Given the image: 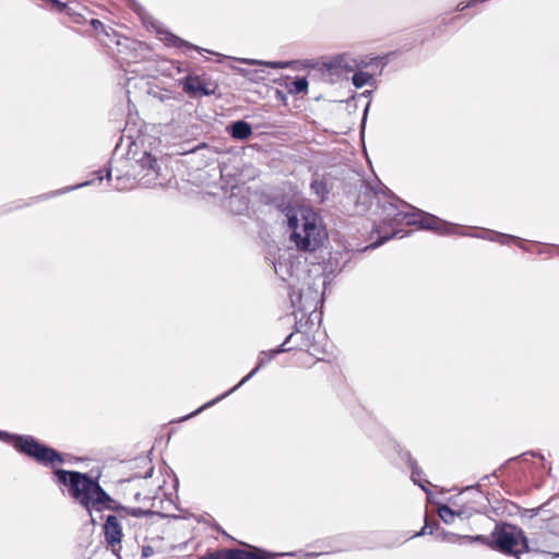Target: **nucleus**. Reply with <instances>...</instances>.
Segmentation results:
<instances>
[{"label": "nucleus", "mask_w": 559, "mask_h": 559, "mask_svg": "<svg viewBox=\"0 0 559 559\" xmlns=\"http://www.w3.org/2000/svg\"><path fill=\"white\" fill-rule=\"evenodd\" d=\"M390 198L394 199L396 202L401 203L403 207L411 209L413 212H405L399 207L396 211V217L392 221L390 231H382L380 227H377L372 230L371 239L372 241L366 247V249H376L384 245L386 241L400 237V234L403 231L397 227L402 224H406L408 226H417L419 229L433 231L441 236L447 235H461V236H469L475 238H483L493 242H499L501 245H507L511 241L520 242V248L524 251H530L528 247L522 243V239L518 236L504 234L500 231H495L490 229L484 230L483 234H468L462 231V226L459 224H454L448 221H444L438 217L435 214L425 212L423 210L416 209L405 201H402L400 198L394 195L386 187ZM408 233L401 235V238L407 236Z\"/></svg>", "instance_id": "obj_1"}, {"label": "nucleus", "mask_w": 559, "mask_h": 559, "mask_svg": "<svg viewBox=\"0 0 559 559\" xmlns=\"http://www.w3.org/2000/svg\"><path fill=\"white\" fill-rule=\"evenodd\" d=\"M52 474L55 483L64 488L88 515L94 511L127 512V506L112 498L100 485L99 475L64 468H53Z\"/></svg>", "instance_id": "obj_2"}, {"label": "nucleus", "mask_w": 559, "mask_h": 559, "mask_svg": "<svg viewBox=\"0 0 559 559\" xmlns=\"http://www.w3.org/2000/svg\"><path fill=\"white\" fill-rule=\"evenodd\" d=\"M280 210L286 217L289 239L298 251L314 252L324 245L328 231L321 215L313 209L294 205L288 201Z\"/></svg>", "instance_id": "obj_3"}, {"label": "nucleus", "mask_w": 559, "mask_h": 559, "mask_svg": "<svg viewBox=\"0 0 559 559\" xmlns=\"http://www.w3.org/2000/svg\"><path fill=\"white\" fill-rule=\"evenodd\" d=\"M539 544V538L530 539L520 526L509 522L497 523L491 532L490 549L508 556L519 557L524 552L552 554L540 549Z\"/></svg>", "instance_id": "obj_4"}, {"label": "nucleus", "mask_w": 559, "mask_h": 559, "mask_svg": "<svg viewBox=\"0 0 559 559\" xmlns=\"http://www.w3.org/2000/svg\"><path fill=\"white\" fill-rule=\"evenodd\" d=\"M0 441L12 445L16 452L28 456L43 466L53 467L64 463L62 453L40 442L34 436L0 430Z\"/></svg>", "instance_id": "obj_5"}, {"label": "nucleus", "mask_w": 559, "mask_h": 559, "mask_svg": "<svg viewBox=\"0 0 559 559\" xmlns=\"http://www.w3.org/2000/svg\"><path fill=\"white\" fill-rule=\"evenodd\" d=\"M289 284V299L294 313L300 312L302 317L311 314L323 301V293L319 290V284L309 274H306L302 283Z\"/></svg>", "instance_id": "obj_6"}, {"label": "nucleus", "mask_w": 559, "mask_h": 559, "mask_svg": "<svg viewBox=\"0 0 559 559\" xmlns=\"http://www.w3.org/2000/svg\"><path fill=\"white\" fill-rule=\"evenodd\" d=\"M388 62L386 56H365L360 59H349L347 53H338L324 61L323 67L331 75L341 76L343 73L347 74L355 69L362 70L369 67L380 68V72H382Z\"/></svg>", "instance_id": "obj_7"}, {"label": "nucleus", "mask_w": 559, "mask_h": 559, "mask_svg": "<svg viewBox=\"0 0 559 559\" xmlns=\"http://www.w3.org/2000/svg\"><path fill=\"white\" fill-rule=\"evenodd\" d=\"M103 535L106 545V549L111 551L117 559L121 558V543L123 539L122 525L115 514H108L103 523Z\"/></svg>", "instance_id": "obj_8"}, {"label": "nucleus", "mask_w": 559, "mask_h": 559, "mask_svg": "<svg viewBox=\"0 0 559 559\" xmlns=\"http://www.w3.org/2000/svg\"><path fill=\"white\" fill-rule=\"evenodd\" d=\"M275 274L283 281L290 283L299 282L300 274H305L306 271L302 269L300 261L293 254H280V257L273 262Z\"/></svg>", "instance_id": "obj_9"}, {"label": "nucleus", "mask_w": 559, "mask_h": 559, "mask_svg": "<svg viewBox=\"0 0 559 559\" xmlns=\"http://www.w3.org/2000/svg\"><path fill=\"white\" fill-rule=\"evenodd\" d=\"M271 360H267V356H264V355L260 354L259 357H258L257 366L247 376H245L236 385H234L233 388H230L226 392L219 394L215 399L204 403L203 405H201L199 408H197L195 411L191 412L190 414L181 417L180 421H183V420H187V419H190V418L194 417L195 415L200 414L204 409L214 406L218 402H221L224 399H226L227 396H229L231 393L236 392L245 383H247L251 378H253Z\"/></svg>", "instance_id": "obj_10"}, {"label": "nucleus", "mask_w": 559, "mask_h": 559, "mask_svg": "<svg viewBox=\"0 0 559 559\" xmlns=\"http://www.w3.org/2000/svg\"><path fill=\"white\" fill-rule=\"evenodd\" d=\"M179 85L182 87V91L193 99L216 95L217 91V85L211 87L201 75L195 73H188L186 76L181 78Z\"/></svg>", "instance_id": "obj_11"}, {"label": "nucleus", "mask_w": 559, "mask_h": 559, "mask_svg": "<svg viewBox=\"0 0 559 559\" xmlns=\"http://www.w3.org/2000/svg\"><path fill=\"white\" fill-rule=\"evenodd\" d=\"M295 555L296 552H273L257 546H251V550L235 548V559H277Z\"/></svg>", "instance_id": "obj_12"}, {"label": "nucleus", "mask_w": 559, "mask_h": 559, "mask_svg": "<svg viewBox=\"0 0 559 559\" xmlns=\"http://www.w3.org/2000/svg\"><path fill=\"white\" fill-rule=\"evenodd\" d=\"M157 34L160 35V39L165 43L166 46H171V47H176V48H187L188 50H195L198 52H202V51L211 52L207 49H204L200 46H197L194 44L187 41L186 39L177 36L176 34H174L173 32H170L167 28L157 29Z\"/></svg>", "instance_id": "obj_13"}, {"label": "nucleus", "mask_w": 559, "mask_h": 559, "mask_svg": "<svg viewBox=\"0 0 559 559\" xmlns=\"http://www.w3.org/2000/svg\"><path fill=\"white\" fill-rule=\"evenodd\" d=\"M111 174H112L111 165H110V162H108L107 165H105L103 168L95 170L93 173V176H94L93 179L86 180V181L78 183L75 186H71V187H67L61 190H58V191L53 192L52 195L62 194V193H66V192L72 191V190H76L80 188L91 186L94 183L95 180L103 181L104 179H106L108 182H111L112 181Z\"/></svg>", "instance_id": "obj_14"}, {"label": "nucleus", "mask_w": 559, "mask_h": 559, "mask_svg": "<svg viewBox=\"0 0 559 559\" xmlns=\"http://www.w3.org/2000/svg\"><path fill=\"white\" fill-rule=\"evenodd\" d=\"M226 132L234 139L239 141H246L253 134L251 123L243 119H238L229 122L226 126Z\"/></svg>", "instance_id": "obj_15"}, {"label": "nucleus", "mask_w": 559, "mask_h": 559, "mask_svg": "<svg viewBox=\"0 0 559 559\" xmlns=\"http://www.w3.org/2000/svg\"><path fill=\"white\" fill-rule=\"evenodd\" d=\"M136 164L141 171H144L142 179L145 176H154L157 177L160 170V166L158 164L157 157L153 155L151 152H144L142 156L136 160Z\"/></svg>", "instance_id": "obj_16"}, {"label": "nucleus", "mask_w": 559, "mask_h": 559, "mask_svg": "<svg viewBox=\"0 0 559 559\" xmlns=\"http://www.w3.org/2000/svg\"><path fill=\"white\" fill-rule=\"evenodd\" d=\"M86 8L82 7L78 2H66V8L62 9L63 14L69 16L71 21L75 24H84L86 22L85 16L82 11H85Z\"/></svg>", "instance_id": "obj_17"}, {"label": "nucleus", "mask_w": 559, "mask_h": 559, "mask_svg": "<svg viewBox=\"0 0 559 559\" xmlns=\"http://www.w3.org/2000/svg\"><path fill=\"white\" fill-rule=\"evenodd\" d=\"M397 203L399 202H396L394 199H392L391 201H389L382 205L381 221L388 227H390L392 221L394 219V217H396V211L400 207L397 205Z\"/></svg>", "instance_id": "obj_18"}, {"label": "nucleus", "mask_w": 559, "mask_h": 559, "mask_svg": "<svg viewBox=\"0 0 559 559\" xmlns=\"http://www.w3.org/2000/svg\"><path fill=\"white\" fill-rule=\"evenodd\" d=\"M308 86L309 82L306 76H295L288 84H286L288 93L293 95L307 93Z\"/></svg>", "instance_id": "obj_19"}, {"label": "nucleus", "mask_w": 559, "mask_h": 559, "mask_svg": "<svg viewBox=\"0 0 559 559\" xmlns=\"http://www.w3.org/2000/svg\"><path fill=\"white\" fill-rule=\"evenodd\" d=\"M352 83L356 88H361L365 85H373L376 82L369 72L357 70L352 76Z\"/></svg>", "instance_id": "obj_20"}, {"label": "nucleus", "mask_w": 559, "mask_h": 559, "mask_svg": "<svg viewBox=\"0 0 559 559\" xmlns=\"http://www.w3.org/2000/svg\"><path fill=\"white\" fill-rule=\"evenodd\" d=\"M526 455H531L532 457H538L539 460L544 461L545 460V456L542 452L539 451H534V450H531V451H526V452H523L522 454L520 455H516V456H513V457H510L503 464H501L497 469H495L490 475V477H498V472H501L503 471L507 465L511 462H514V461H518V460H523L524 456Z\"/></svg>", "instance_id": "obj_21"}, {"label": "nucleus", "mask_w": 559, "mask_h": 559, "mask_svg": "<svg viewBox=\"0 0 559 559\" xmlns=\"http://www.w3.org/2000/svg\"><path fill=\"white\" fill-rule=\"evenodd\" d=\"M310 189L312 193H314L321 199V201L326 200L330 194V189L324 179H312L310 182Z\"/></svg>", "instance_id": "obj_22"}, {"label": "nucleus", "mask_w": 559, "mask_h": 559, "mask_svg": "<svg viewBox=\"0 0 559 559\" xmlns=\"http://www.w3.org/2000/svg\"><path fill=\"white\" fill-rule=\"evenodd\" d=\"M433 526L436 527L437 539L451 544H455L459 542L460 534L445 531L443 527L440 526V523L437 520L433 521Z\"/></svg>", "instance_id": "obj_23"}, {"label": "nucleus", "mask_w": 559, "mask_h": 559, "mask_svg": "<svg viewBox=\"0 0 559 559\" xmlns=\"http://www.w3.org/2000/svg\"><path fill=\"white\" fill-rule=\"evenodd\" d=\"M126 514H128L130 516H133V518H136V519L152 518L154 515H158L160 518H165L166 516V514H164L162 512L153 511L151 509H142V508H139V507H127Z\"/></svg>", "instance_id": "obj_24"}, {"label": "nucleus", "mask_w": 559, "mask_h": 559, "mask_svg": "<svg viewBox=\"0 0 559 559\" xmlns=\"http://www.w3.org/2000/svg\"><path fill=\"white\" fill-rule=\"evenodd\" d=\"M237 60L245 64H259V66H264V67L272 68V69H283V68H285V64H286L283 61H260L257 59H247V58H239Z\"/></svg>", "instance_id": "obj_25"}, {"label": "nucleus", "mask_w": 559, "mask_h": 559, "mask_svg": "<svg viewBox=\"0 0 559 559\" xmlns=\"http://www.w3.org/2000/svg\"><path fill=\"white\" fill-rule=\"evenodd\" d=\"M371 95H372V91H369V90H366L364 91L362 93H360L358 95V97H364V98H367L368 102L365 106V109H364V115H362V121H361V128L364 129L365 126H366V121H367V116H368V111H369V107H370V98H371ZM357 95H354L352 96L350 98L346 99V104L349 106L352 102H354L356 99Z\"/></svg>", "instance_id": "obj_26"}, {"label": "nucleus", "mask_w": 559, "mask_h": 559, "mask_svg": "<svg viewBox=\"0 0 559 559\" xmlns=\"http://www.w3.org/2000/svg\"><path fill=\"white\" fill-rule=\"evenodd\" d=\"M205 555L207 559H235V548H221Z\"/></svg>", "instance_id": "obj_27"}, {"label": "nucleus", "mask_w": 559, "mask_h": 559, "mask_svg": "<svg viewBox=\"0 0 559 559\" xmlns=\"http://www.w3.org/2000/svg\"><path fill=\"white\" fill-rule=\"evenodd\" d=\"M438 513H439V516L441 519V521L444 523V524H451L453 523L454 519H455V513H454V510L452 508H450L448 504L445 503H441L438 508Z\"/></svg>", "instance_id": "obj_28"}, {"label": "nucleus", "mask_w": 559, "mask_h": 559, "mask_svg": "<svg viewBox=\"0 0 559 559\" xmlns=\"http://www.w3.org/2000/svg\"><path fill=\"white\" fill-rule=\"evenodd\" d=\"M297 346H286V343L280 344L276 348L270 350H262L261 355L267 356V360H273L277 355L288 353Z\"/></svg>", "instance_id": "obj_29"}, {"label": "nucleus", "mask_w": 559, "mask_h": 559, "mask_svg": "<svg viewBox=\"0 0 559 559\" xmlns=\"http://www.w3.org/2000/svg\"><path fill=\"white\" fill-rule=\"evenodd\" d=\"M39 7L52 13H61L62 9L66 8V2L61 0H48L46 4H39Z\"/></svg>", "instance_id": "obj_30"}, {"label": "nucleus", "mask_w": 559, "mask_h": 559, "mask_svg": "<svg viewBox=\"0 0 559 559\" xmlns=\"http://www.w3.org/2000/svg\"><path fill=\"white\" fill-rule=\"evenodd\" d=\"M510 504L512 508H514L521 514V516H527L530 519L537 516L539 511L542 510V507L533 508V509H525L514 502H510Z\"/></svg>", "instance_id": "obj_31"}, {"label": "nucleus", "mask_w": 559, "mask_h": 559, "mask_svg": "<svg viewBox=\"0 0 559 559\" xmlns=\"http://www.w3.org/2000/svg\"><path fill=\"white\" fill-rule=\"evenodd\" d=\"M229 204L231 211L236 214H241L242 210L247 209V201L242 200V198H237L236 195H231Z\"/></svg>", "instance_id": "obj_32"}, {"label": "nucleus", "mask_w": 559, "mask_h": 559, "mask_svg": "<svg viewBox=\"0 0 559 559\" xmlns=\"http://www.w3.org/2000/svg\"><path fill=\"white\" fill-rule=\"evenodd\" d=\"M426 534L436 535V527L433 526V521L431 522L427 518L425 519L424 525L420 528V531L415 533L413 537L424 536Z\"/></svg>", "instance_id": "obj_33"}, {"label": "nucleus", "mask_w": 559, "mask_h": 559, "mask_svg": "<svg viewBox=\"0 0 559 559\" xmlns=\"http://www.w3.org/2000/svg\"><path fill=\"white\" fill-rule=\"evenodd\" d=\"M148 94L162 103H165V102L174 98L171 95V92L168 90H160V91L150 90Z\"/></svg>", "instance_id": "obj_34"}, {"label": "nucleus", "mask_w": 559, "mask_h": 559, "mask_svg": "<svg viewBox=\"0 0 559 559\" xmlns=\"http://www.w3.org/2000/svg\"><path fill=\"white\" fill-rule=\"evenodd\" d=\"M412 469L411 479L415 484V480H423L421 476L424 475L423 469L418 466L417 462H413L409 466Z\"/></svg>", "instance_id": "obj_35"}, {"label": "nucleus", "mask_w": 559, "mask_h": 559, "mask_svg": "<svg viewBox=\"0 0 559 559\" xmlns=\"http://www.w3.org/2000/svg\"><path fill=\"white\" fill-rule=\"evenodd\" d=\"M471 538L473 540V544L479 543V544L486 545L490 548L491 535L486 536V535L478 534V535H474V537H471Z\"/></svg>", "instance_id": "obj_36"}, {"label": "nucleus", "mask_w": 559, "mask_h": 559, "mask_svg": "<svg viewBox=\"0 0 559 559\" xmlns=\"http://www.w3.org/2000/svg\"><path fill=\"white\" fill-rule=\"evenodd\" d=\"M399 455H400L401 460L405 461L408 464V466H411L413 462H417L412 456V454H411V452L408 450L400 449Z\"/></svg>", "instance_id": "obj_37"}, {"label": "nucleus", "mask_w": 559, "mask_h": 559, "mask_svg": "<svg viewBox=\"0 0 559 559\" xmlns=\"http://www.w3.org/2000/svg\"><path fill=\"white\" fill-rule=\"evenodd\" d=\"M415 485H417L427 495V497L432 496V491L428 487L430 485L428 480H415Z\"/></svg>", "instance_id": "obj_38"}, {"label": "nucleus", "mask_w": 559, "mask_h": 559, "mask_svg": "<svg viewBox=\"0 0 559 559\" xmlns=\"http://www.w3.org/2000/svg\"><path fill=\"white\" fill-rule=\"evenodd\" d=\"M90 24H91V26L93 27L94 31L104 32V29H105L104 23L102 21H99L98 19H91L90 20Z\"/></svg>", "instance_id": "obj_39"}, {"label": "nucleus", "mask_w": 559, "mask_h": 559, "mask_svg": "<svg viewBox=\"0 0 559 559\" xmlns=\"http://www.w3.org/2000/svg\"><path fill=\"white\" fill-rule=\"evenodd\" d=\"M153 555H154V549L152 546L145 545L142 547L141 557L143 559L150 558Z\"/></svg>", "instance_id": "obj_40"}, {"label": "nucleus", "mask_w": 559, "mask_h": 559, "mask_svg": "<svg viewBox=\"0 0 559 559\" xmlns=\"http://www.w3.org/2000/svg\"><path fill=\"white\" fill-rule=\"evenodd\" d=\"M275 98L280 102H283L284 104H286V100H287V95L285 92H283L282 90H276L275 91Z\"/></svg>", "instance_id": "obj_41"}, {"label": "nucleus", "mask_w": 559, "mask_h": 559, "mask_svg": "<svg viewBox=\"0 0 559 559\" xmlns=\"http://www.w3.org/2000/svg\"><path fill=\"white\" fill-rule=\"evenodd\" d=\"M471 537H474V535H460L459 544H473V540Z\"/></svg>", "instance_id": "obj_42"}, {"label": "nucleus", "mask_w": 559, "mask_h": 559, "mask_svg": "<svg viewBox=\"0 0 559 559\" xmlns=\"http://www.w3.org/2000/svg\"><path fill=\"white\" fill-rule=\"evenodd\" d=\"M204 148H209V145L206 143H200L199 145H197L195 147L189 150V153H197L198 151L200 150H204Z\"/></svg>", "instance_id": "obj_43"}, {"label": "nucleus", "mask_w": 559, "mask_h": 559, "mask_svg": "<svg viewBox=\"0 0 559 559\" xmlns=\"http://www.w3.org/2000/svg\"><path fill=\"white\" fill-rule=\"evenodd\" d=\"M264 71H254L253 73V76L250 78L251 80H254V81H259V80H263L264 79V75H263Z\"/></svg>", "instance_id": "obj_44"}, {"label": "nucleus", "mask_w": 559, "mask_h": 559, "mask_svg": "<svg viewBox=\"0 0 559 559\" xmlns=\"http://www.w3.org/2000/svg\"><path fill=\"white\" fill-rule=\"evenodd\" d=\"M471 5H473V2H468V3H466V4H464V3H459V4H457V7H456V10H457V11H463V10H465L466 8L471 7Z\"/></svg>", "instance_id": "obj_45"}, {"label": "nucleus", "mask_w": 559, "mask_h": 559, "mask_svg": "<svg viewBox=\"0 0 559 559\" xmlns=\"http://www.w3.org/2000/svg\"><path fill=\"white\" fill-rule=\"evenodd\" d=\"M301 318H304V317L301 316ZM301 320H302V319H300L299 321H296V322H295V326H294V331H293V332H294V334H295V333L300 332Z\"/></svg>", "instance_id": "obj_46"}, {"label": "nucleus", "mask_w": 559, "mask_h": 559, "mask_svg": "<svg viewBox=\"0 0 559 559\" xmlns=\"http://www.w3.org/2000/svg\"><path fill=\"white\" fill-rule=\"evenodd\" d=\"M133 8L134 11H138V9H142L141 5L135 0H127Z\"/></svg>", "instance_id": "obj_47"}, {"label": "nucleus", "mask_w": 559, "mask_h": 559, "mask_svg": "<svg viewBox=\"0 0 559 559\" xmlns=\"http://www.w3.org/2000/svg\"><path fill=\"white\" fill-rule=\"evenodd\" d=\"M321 555H323V552H306L305 557L306 558H317V557H319Z\"/></svg>", "instance_id": "obj_48"}, {"label": "nucleus", "mask_w": 559, "mask_h": 559, "mask_svg": "<svg viewBox=\"0 0 559 559\" xmlns=\"http://www.w3.org/2000/svg\"><path fill=\"white\" fill-rule=\"evenodd\" d=\"M294 336V332L289 333L285 340L283 341V343H286V346H288V344L290 343L292 338Z\"/></svg>", "instance_id": "obj_49"}, {"label": "nucleus", "mask_w": 559, "mask_h": 559, "mask_svg": "<svg viewBox=\"0 0 559 559\" xmlns=\"http://www.w3.org/2000/svg\"><path fill=\"white\" fill-rule=\"evenodd\" d=\"M121 180V177H116L115 181L117 182L116 185H114V188L116 190H121L122 188L120 187L119 182Z\"/></svg>", "instance_id": "obj_50"}, {"label": "nucleus", "mask_w": 559, "mask_h": 559, "mask_svg": "<svg viewBox=\"0 0 559 559\" xmlns=\"http://www.w3.org/2000/svg\"><path fill=\"white\" fill-rule=\"evenodd\" d=\"M90 518H91V519H90V523H91L92 525H94V526H95V525H97V520L94 518V515L92 514V515H90Z\"/></svg>", "instance_id": "obj_51"}, {"label": "nucleus", "mask_w": 559, "mask_h": 559, "mask_svg": "<svg viewBox=\"0 0 559 559\" xmlns=\"http://www.w3.org/2000/svg\"><path fill=\"white\" fill-rule=\"evenodd\" d=\"M454 513H455V518L456 516H462L464 514V511L461 509V510H454Z\"/></svg>", "instance_id": "obj_52"}, {"label": "nucleus", "mask_w": 559, "mask_h": 559, "mask_svg": "<svg viewBox=\"0 0 559 559\" xmlns=\"http://www.w3.org/2000/svg\"><path fill=\"white\" fill-rule=\"evenodd\" d=\"M141 499H142L141 492H136V493L134 495V500H135V501H141Z\"/></svg>", "instance_id": "obj_53"}, {"label": "nucleus", "mask_w": 559, "mask_h": 559, "mask_svg": "<svg viewBox=\"0 0 559 559\" xmlns=\"http://www.w3.org/2000/svg\"><path fill=\"white\" fill-rule=\"evenodd\" d=\"M152 473H153V468H151V469L146 473L145 477H151V476H152Z\"/></svg>", "instance_id": "obj_54"}, {"label": "nucleus", "mask_w": 559, "mask_h": 559, "mask_svg": "<svg viewBox=\"0 0 559 559\" xmlns=\"http://www.w3.org/2000/svg\"><path fill=\"white\" fill-rule=\"evenodd\" d=\"M489 478H490V475L488 474V475H485V476L481 478V480L488 481V479H489Z\"/></svg>", "instance_id": "obj_55"}, {"label": "nucleus", "mask_w": 559, "mask_h": 559, "mask_svg": "<svg viewBox=\"0 0 559 559\" xmlns=\"http://www.w3.org/2000/svg\"><path fill=\"white\" fill-rule=\"evenodd\" d=\"M478 487H479V484H476L474 486H467L466 489L478 488Z\"/></svg>", "instance_id": "obj_56"}, {"label": "nucleus", "mask_w": 559, "mask_h": 559, "mask_svg": "<svg viewBox=\"0 0 559 559\" xmlns=\"http://www.w3.org/2000/svg\"><path fill=\"white\" fill-rule=\"evenodd\" d=\"M551 557H552V558H559V551H558V552H554V554H551Z\"/></svg>", "instance_id": "obj_57"}, {"label": "nucleus", "mask_w": 559, "mask_h": 559, "mask_svg": "<svg viewBox=\"0 0 559 559\" xmlns=\"http://www.w3.org/2000/svg\"><path fill=\"white\" fill-rule=\"evenodd\" d=\"M197 559H207L206 555L200 556Z\"/></svg>", "instance_id": "obj_58"}, {"label": "nucleus", "mask_w": 559, "mask_h": 559, "mask_svg": "<svg viewBox=\"0 0 559 559\" xmlns=\"http://www.w3.org/2000/svg\"><path fill=\"white\" fill-rule=\"evenodd\" d=\"M43 3L41 4H46V2H48V0H40Z\"/></svg>", "instance_id": "obj_59"}, {"label": "nucleus", "mask_w": 559, "mask_h": 559, "mask_svg": "<svg viewBox=\"0 0 559 559\" xmlns=\"http://www.w3.org/2000/svg\"><path fill=\"white\" fill-rule=\"evenodd\" d=\"M515 558H516V559H522V558H521V555H519V557H515Z\"/></svg>", "instance_id": "obj_60"}, {"label": "nucleus", "mask_w": 559, "mask_h": 559, "mask_svg": "<svg viewBox=\"0 0 559 559\" xmlns=\"http://www.w3.org/2000/svg\"><path fill=\"white\" fill-rule=\"evenodd\" d=\"M515 558H516V559H522V558H521V555H519V557H515Z\"/></svg>", "instance_id": "obj_61"}]
</instances>
